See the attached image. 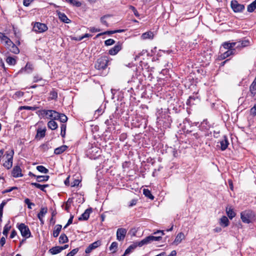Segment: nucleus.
<instances>
[{
    "label": "nucleus",
    "instance_id": "obj_44",
    "mask_svg": "<svg viewBox=\"0 0 256 256\" xmlns=\"http://www.w3.org/2000/svg\"><path fill=\"white\" fill-rule=\"evenodd\" d=\"M150 243L152 241H158L162 239L161 236H148Z\"/></svg>",
    "mask_w": 256,
    "mask_h": 256
},
{
    "label": "nucleus",
    "instance_id": "obj_22",
    "mask_svg": "<svg viewBox=\"0 0 256 256\" xmlns=\"http://www.w3.org/2000/svg\"><path fill=\"white\" fill-rule=\"evenodd\" d=\"M184 234L182 232L178 233L174 240V243L176 245L179 244L184 238Z\"/></svg>",
    "mask_w": 256,
    "mask_h": 256
},
{
    "label": "nucleus",
    "instance_id": "obj_13",
    "mask_svg": "<svg viewBox=\"0 0 256 256\" xmlns=\"http://www.w3.org/2000/svg\"><path fill=\"white\" fill-rule=\"evenodd\" d=\"M57 14L58 16V18L62 22L66 24H69L71 22V20L68 18L65 14L57 11Z\"/></svg>",
    "mask_w": 256,
    "mask_h": 256
},
{
    "label": "nucleus",
    "instance_id": "obj_3",
    "mask_svg": "<svg viewBox=\"0 0 256 256\" xmlns=\"http://www.w3.org/2000/svg\"><path fill=\"white\" fill-rule=\"evenodd\" d=\"M14 154V150H12L10 152L6 153V160L3 164V166L8 170H10L12 166L13 156Z\"/></svg>",
    "mask_w": 256,
    "mask_h": 256
},
{
    "label": "nucleus",
    "instance_id": "obj_4",
    "mask_svg": "<svg viewBox=\"0 0 256 256\" xmlns=\"http://www.w3.org/2000/svg\"><path fill=\"white\" fill-rule=\"evenodd\" d=\"M18 229L20 232L21 234L23 237L26 238H30L31 235L28 226H26L24 224H20L18 226Z\"/></svg>",
    "mask_w": 256,
    "mask_h": 256
},
{
    "label": "nucleus",
    "instance_id": "obj_37",
    "mask_svg": "<svg viewBox=\"0 0 256 256\" xmlns=\"http://www.w3.org/2000/svg\"><path fill=\"white\" fill-rule=\"evenodd\" d=\"M143 194L146 197L152 200L154 199V196L151 194L150 191L148 189H144Z\"/></svg>",
    "mask_w": 256,
    "mask_h": 256
},
{
    "label": "nucleus",
    "instance_id": "obj_46",
    "mask_svg": "<svg viewBox=\"0 0 256 256\" xmlns=\"http://www.w3.org/2000/svg\"><path fill=\"white\" fill-rule=\"evenodd\" d=\"M58 116V120L62 123H64L68 120L67 116L63 114H60V116Z\"/></svg>",
    "mask_w": 256,
    "mask_h": 256
},
{
    "label": "nucleus",
    "instance_id": "obj_47",
    "mask_svg": "<svg viewBox=\"0 0 256 256\" xmlns=\"http://www.w3.org/2000/svg\"><path fill=\"white\" fill-rule=\"evenodd\" d=\"M38 107L36 106H21L20 107L19 110H36Z\"/></svg>",
    "mask_w": 256,
    "mask_h": 256
},
{
    "label": "nucleus",
    "instance_id": "obj_48",
    "mask_svg": "<svg viewBox=\"0 0 256 256\" xmlns=\"http://www.w3.org/2000/svg\"><path fill=\"white\" fill-rule=\"evenodd\" d=\"M58 97V93L54 90H52L50 93V100H56Z\"/></svg>",
    "mask_w": 256,
    "mask_h": 256
},
{
    "label": "nucleus",
    "instance_id": "obj_58",
    "mask_svg": "<svg viewBox=\"0 0 256 256\" xmlns=\"http://www.w3.org/2000/svg\"><path fill=\"white\" fill-rule=\"evenodd\" d=\"M80 183V181L79 180H74L72 183H71V186H78L79 184Z\"/></svg>",
    "mask_w": 256,
    "mask_h": 256
},
{
    "label": "nucleus",
    "instance_id": "obj_56",
    "mask_svg": "<svg viewBox=\"0 0 256 256\" xmlns=\"http://www.w3.org/2000/svg\"><path fill=\"white\" fill-rule=\"evenodd\" d=\"M24 92L21 91H17L14 94V96L16 98H20L24 96Z\"/></svg>",
    "mask_w": 256,
    "mask_h": 256
},
{
    "label": "nucleus",
    "instance_id": "obj_15",
    "mask_svg": "<svg viewBox=\"0 0 256 256\" xmlns=\"http://www.w3.org/2000/svg\"><path fill=\"white\" fill-rule=\"evenodd\" d=\"M237 44V42H224L222 44V46L225 49L229 50H235L234 48V46H236Z\"/></svg>",
    "mask_w": 256,
    "mask_h": 256
},
{
    "label": "nucleus",
    "instance_id": "obj_49",
    "mask_svg": "<svg viewBox=\"0 0 256 256\" xmlns=\"http://www.w3.org/2000/svg\"><path fill=\"white\" fill-rule=\"evenodd\" d=\"M10 228V226H8V224H6L4 228V230L2 232V234L4 235L6 237L8 236V232Z\"/></svg>",
    "mask_w": 256,
    "mask_h": 256
},
{
    "label": "nucleus",
    "instance_id": "obj_32",
    "mask_svg": "<svg viewBox=\"0 0 256 256\" xmlns=\"http://www.w3.org/2000/svg\"><path fill=\"white\" fill-rule=\"evenodd\" d=\"M67 2L69 3L70 4L75 6L76 7H80L82 6V3L78 1L77 0H65Z\"/></svg>",
    "mask_w": 256,
    "mask_h": 256
},
{
    "label": "nucleus",
    "instance_id": "obj_29",
    "mask_svg": "<svg viewBox=\"0 0 256 256\" xmlns=\"http://www.w3.org/2000/svg\"><path fill=\"white\" fill-rule=\"evenodd\" d=\"M48 127L52 130H54L58 128V126L55 121L50 120L48 123Z\"/></svg>",
    "mask_w": 256,
    "mask_h": 256
},
{
    "label": "nucleus",
    "instance_id": "obj_9",
    "mask_svg": "<svg viewBox=\"0 0 256 256\" xmlns=\"http://www.w3.org/2000/svg\"><path fill=\"white\" fill-rule=\"evenodd\" d=\"M101 245V242L100 240H97L94 242L90 244L86 249L85 252L86 254L90 253L92 250L97 248Z\"/></svg>",
    "mask_w": 256,
    "mask_h": 256
},
{
    "label": "nucleus",
    "instance_id": "obj_23",
    "mask_svg": "<svg viewBox=\"0 0 256 256\" xmlns=\"http://www.w3.org/2000/svg\"><path fill=\"white\" fill-rule=\"evenodd\" d=\"M250 90L252 96H254L256 94V76L254 81L251 84L250 87Z\"/></svg>",
    "mask_w": 256,
    "mask_h": 256
},
{
    "label": "nucleus",
    "instance_id": "obj_26",
    "mask_svg": "<svg viewBox=\"0 0 256 256\" xmlns=\"http://www.w3.org/2000/svg\"><path fill=\"white\" fill-rule=\"evenodd\" d=\"M47 212V208H40V212L38 214V218L40 220V221L43 223L42 222V217Z\"/></svg>",
    "mask_w": 256,
    "mask_h": 256
},
{
    "label": "nucleus",
    "instance_id": "obj_64",
    "mask_svg": "<svg viewBox=\"0 0 256 256\" xmlns=\"http://www.w3.org/2000/svg\"><path fill=\"white\" fill-rule=\"evenodd\" d=\"M90 30L92 32H96L100 31V30L99 29H97V28H95L94 27H90Z\"/></svg>",
    "mask_w": 256,
    "mask_h": 256
},
{
    "label": "nucleus",
    "instance_id": "obj_30",
    "mask_svg": "<svg viewBox=\"0 0 256 256\" xmlns=\"http://www.w3.org/2000/svg\"><path fill=\"white\" fill-rule=\"evenodd\" d=\"M51 110H42L38 111L39 114L43 118L49 117Z\"/></svg>",
    "mask_w": 256,
    "mask_h": 256
},
{
    "label": "nucleus",
    "instance_id": "obj_7",
    "mask_svg": "<svg viewBox=\"0 0 256 256\" xmlns=\"http://www.w3.org/2000/svg\"><path fill=\"white\" fill-rule=\"evenodd\" d=\"M127 230L124 228H118L116 231V240L123 241L126 236Z\"/></svg>",
    "mask_w": 256,
    "mask_h": 256
},
{
    "label": "nucleus",
    "instance_id": "obj_60",
    "mask_svg": "<svg viewBox=\"0 0 256 256\" xmlns=\"http://www.w3.org/2000/svg\"><path fill=\"white\" fill-rule=\"evenodd\" d=\"M32 1L33 0H23V4L24 6H28Z\"/></svg>",
    "mask_w": 256,
    "mask_h": 256
},
{
    "label": "nucleus",
    "instance_id": "obj_1",
    "mask_svg": "<svg viewBox=\"0 0 256 256\" xmlns=\"http://www.w3.org/2000/svg\"><path fill=\"white\" fill-rule=\"evenodd\" d=\"M109 62L108 56H102L97 60L95 64V68L98 70H104L108 65Z\"/></svg>",
    "mask_w": 256,
    "mask_h": 256
},
{
    "label": "nucleus",
    "instance_id": "obj_43",
    "mask_svg": "<svg viewBox=\"0 0 256 256\" xmlns=\"http://www.w3.org/2000/svg\"><path fill=\"white\" fill-rule=\"evenodd\" d=\"M7 201L3 200L0 204V221H2V218L3 214V208L4 206L6 204Z\"/></svg>",
    "mask_w": 256,
    "mask_h": 256
},
{
    "label": "nucleus",
    "instance_id": "obj_6",
    "mask_svg": "<svg viewBox=\"0 0 256 256\" xmlns=\"http://www.w3.org/2000/svg\"><path fill=\"white\" fill-rule=\"evenodd\" d=\"M231 7L235 12H242L244 9V5L238 4L236 0L232 1Z\"/></svg>",
    "mask_w": 256,
    "mask_h": 256
},
{
    "label": "nucleus",
    "instance_id": "obj_57",
    "mask_svg": "<svg viewBox=\"0 0 256 256\" xmlns=\"http://www.w3.org/2000/svg\"><path fill=\"white\" fill-rule=\"evenodd\" d=\"M250 114L255 116L256 115V104L250 108Z\"/></svg>",
    "mask_w": 256,
    "mask_h": 256
},
{
    "label": "nucleus",
    "instance_id": "obj_24",
    "mask_svg": "<svg viewBox=\"0 0 256 256\" xmlns=\"http://www.w3.org/2000/svg\"><path fill=\"white\" fill-rule=\"evenodd\" d=\"M62 251V248H61L60 246H56L52 247L49 250V252L52 254H56Z\"/></svg>",
    "mask_w": 256,
    "mask_h": 256
},
{
    "label": "nucleus",
    "instance_id": "obj_14",
    "mask_svg": "<svg viewBox=\"0 0 256 256\" xmlns=\"http://www.w3.org/2000/svg\"><path fill=\"white\" fill-rule=\"evenodd\" d=\"M8 48H10V51L15 54H18L20 52V50L12 42V44H6Z\"/></svg>",
    "mask_w": 256,
    "mask_h": 256
},
{
    "label": "nucleus",
    "instance_id": "obj_21",
    "mask_svg": "<svg viewBox=\"0 0 256 256\" xmlns=\"http://www.w3.org/2000/svg\"><path fill=\"white\" fill-rule=\"evenodd\" d=\"M62 226L60 224H56L53 230L52 236L54 238H56L58 236L60 232L61 231Z\"/></svg>",
    "mask_w": 256,
    "mask_h": 256
},
{
    "label": "nucleus",
    "instance_id": "obj_17",
    "mask_svg": "<svg viewBox=\"0 0 256 256\" xmlns=\"http://www.w3.org/2000/svg\"><path fill=\"white\" fill-rule=\"evenodd\" d=\"M226 212L230 220L234 218L236 215V212H234V210L232 206H228L226 208Z\"/></svg>",
    "mask_w": 256,
    "mask_h": 256
},
{
    "label": "nucleus",
    "instance_id": "obj_59",
    "mask_svg": "<svg viewBox=\"0 0 256 256\" xmlns=\"http://www.w3.org/2000/svg\"><path fill=\"white\" fill-rule=\"evenodd\" d=\"M115 33H116V31H114V30L106 31L104 33H100V34H98L97 35V36H99L104 34H115Z\"/></svg>",
    "mask_w": 256,
    "mask_h": 256
},
{
    "label": "nucleus",
    "instance_id": "obj_42",
    "mask_svg": "<svg viewBox=\"0 0 256 256\" xmlns=\"http://www.w3.org/2000/svg\"><path fill=\"white\" fill-rule=\"evenodd\" d=\"M149 243H150V242H149L147 236L145 238L142 240L140 242H139L136 243V244H137V246H144V244H147Z\"/></svg>",
    "mask_w": 256,
    "mask_h": 256
},
{
    "label": "nucleus",
    "instance_id": "obj_33",
    "mask_svg": "<svg viewBox=\"0 0 256 256\" xmlns=\"http://www.w3.org/2000/svg\"><path fill=\"white\" fill-rule=\"evenodd\" d=\"M0 38L4 42L5 44H12V41L5 34L0 32Z\"/></svg>",
    "mask_w": 256,
    "mask_h": 256
},
{
    "label": "nucleus",
    "instance_id": "obj_18",
    "mask_svg": "<svg viewBox=\"0 0 256 256\" xmlns=\"http://www.w3.org/2000/svg\"><path fill=\"white\" fill-rule=\"evenodd\" d=\"M154 33L151 31H148L142 34L141 36V38L144 40L146 39L152 40L154 38Z\"/></svg>",
    "mask_w": 256,
    "mask_h": 256
},
{
    "label": "nucleus",
    "instance_id": "obj_41",
    "mask_svg": "<svg viewBox=\"0 0 256 256\" xmlns=\"http://www.w3.org/2000/svg\"><path fill=\"white\" fill-rule=\"evenodd\" d=\"M36 170L42 172V173H44V174H47L48 172V169H47L44 166H36Z\"/></svg>",
    "mask_w": 256,
    "mask_h": 256
},
{
    "label": "nucleus",
    "instance_id": "obj_20",
    "mask_svg": "<svg viewBox=\"0 0 256 256\" xmlns=\"http://www.w3.org/2000/svg\"><path fill=\"white\" fill-rule=\"evenodd\" d=\"M68 146L66 145H62L54 149V153L56 154H60L64 152L68 148Z\"/></svg>",
    "mask_w": 256,
    "mask_h": 256
},
{
    "label": "nucleus",
    "instance_id": "obj_55",
    "mask_svg": "<svg viewBox=\"0 0 256 256\" xmlns=\"http://www.w3.org/2000/svg\"><path fill=\"white\" fill-rule=\"evenodd\" d=\"M114 43H115L114 40L113 39H111V38L108 39V40H105V42H104V44L107 46L112 45Z\"/></svg>",
    "mask_w": 256,
    "mask_h": 256
},
{
    "label": "nucleus",
    "instance_id": "obj_62",
    "mask_svg": "<svg viewBox=\"0 0 256 256\" xmlns=\"http://www.w3.org/2000/svg\"><path fill=\"white\" fill-rule=\"evenodd\" d=\"M6 243V238L2 236L0 240V246H2Z\"/></svg>",
    "mask_w": 256,
    "mask_h": 256
},
{
    "label": "nucleus",
    "instance_id": "obj_40",
    "mask_svg": "<svg viewBox=\"0 0 256 256\" xmlns=\"http://www.w3.org/2000/svg\"><path fill=\"white\" fill-rule=\"evenodd\" d=\"M118 244L116 242H112L110 247V250L112 252H116L117 250Z\"/></svg>",
    "mask_w": 256,
    "mask_h": 256
},
{
    "label": "nucleus",
    "instance_id": "obj_19",
    "mask_svg": "<svg viewBox=\"0 0 256 256\" xmlns=\"http://www.w3.org/2000/svg\"><path fill=\"white\" fill-rule=\"evenodd\" d=\"M220 150H224L227 148L228 145L229 144V142L226 136H224V139L220 142Z\"/></svg>",
    "mask_w": 256,
    "mask_h": 256
},
{
    "label": "nucleus",
    "instance_id": "obj_63",
    "mask_svg": "<svg viewBox=\"0 0 256 256\" xmlns=\"http://www.w3.org/2000/svg\"><path fill=\"white\" fill-rule=\"evenodd\" d=\"M136 202H137V201H136V200H132L130 202V204H128V206H129L130 207H132V206H135V205L136 204Z\"/></svg>",
    "mask_w": 256,
    "mask_h": 256
},
{
    "label": "nucleus",
    "instance_id": "obj_5",
    "mask_svg": "<svg viewBox=\"0 0 256 256\" xmlns=\"http://www.w3.org/2000/svg\"><path fill=\"white\" fill-rule=\"evenodd\" d=\"M33 30L37 32H43L48 30V26L44 24L36 22L34 26Z\"/></svg>",
    "mask_w": 256,
    "mask_h": 256
},
{
    "label": "nucleus",
    "instance_id": "obj_31",
    "mask_svg": "<svg viewBox=\"0 0 256 256\" xmlns=\"http://www.w3.org/2000/svg\"><path fill=\"white\" fill-rule=\"evenodd\" d=\"M49 178V176H36V181L39 182H44L48 181Z\"/></svg>",
    "mask_w": 256,
    "mask_h": 256
},
{
    "label": "nucleus",
    "instance_id": "obj_45",
    "mask_svg": "<svg viewBox=\"0 0 256 256\" xmlns=\"http://www.w3.org/2000/svg\"><path fill=\"white\" fill-rule=\"evenodd\" d=\"M66 124H61L60 129L61 132L60 135L62 138H64L66 136Z\"/></svg>",
    "mask_w": 256,
    "mask_h": 256
},
{
    "label": "nucleus",
    "instance_id": "obj_8",
    "mask_svg": "<svg viewBox=\"0 0 256 256\" xmlns=\"http://www.w3.org/2000/svg\"><path fill=\"white\" fill-rule=\"evenodd\" d=\"M122 48V44L118 42L116 45L110 49L108 54L110 55H116L120 52Z\"/></svg>",
    "mask_w": 256,
    "mask_h": 256
},
{
    "label": "nucleus",
    "instance_id": "obj_36",
    "mask_svg": "<svg viewBox=\"0 0 256 256\" xmlns=\"http://www.w3.org/2000/svg\"><path fill=\"white\" fill-rule=\"evenodd\" d=\"M256 8V0L248 5L247 10L248 12H252Z\"/></svg>",
    "mask_w": 256,
    "mask_h": 256
},
{
    "label": "nucleus",
    "instance_id": "obj_34",
    "mask_svg": "<svg viewBox=\"0 0 256 256\" xmlns=\"http://www.w3.org/2000/svg\"><path fill=\"white\" fill-rule=\"evenodd\" d=\"M68 241V238L64 234H62L59 238V242L60 244L66 243Z\"/></svg>",
    "mask_w": 256,
    "mask_h": 256
},
{
    "label": "nucleus",
    "instance_id": "obj_27",
    "mask_svg": "<svg viewBox=\"0 0 256 256\" xmlns=\"http://www.w3.org/2000/svg\"><path fill=\"white\" fill-rule=\"evenodd\" d=\"M46 129L38 128L36 138H42L45 136Z\"/></svg>",
    "mask_w": 256,
    "mask_h": 256
},
{
    "label": "nucleus",
    "instance_id": "obj_12",
    "mask_svg": "<svg viewBox=\"0 0 256 256\" xmlns=\"http://www.w3.org/2000/svg\"><path fill=\"white\" fill-rule=\"evenodd\" d=\"M92 212V208L86 209L85 212L81 215L78 218L79 220H88L90 217V213Z\"/></svg>",
    "mask_w": 256,
    "mask_h": 256
},
{
    "label": "nucleus",
    "instance_id": "obj_11",
    "mask_svg": "<svg viewBox=\"0 0 256 256\" xmlns=\"http://www.w3.org/2000/svg\"><path fill=\"white\" fill-rule=\"evenodd\" d=\"M33 69L34 68L32 64L30 62H28L24 68H21V70L18 72V73H22L25 72L28 74H30L32 72Z\"/></svg>",
    "mask_w": 256,
    "mask_h": 256
},
{
    "label": "nucleus",
    "instance_id": "obj_54",
    "mask_svg": "<svg viewBox=\"0 0 256 256\" xmlns=\"http://www.w3.org/2000/svg\"><path fill=\"white\" fill-rule=\"evenodd\" d=\"M79 248H76L74 250H72L71 252H68L66 256H74L78 252Z\"/></svg>",
    "mask_w": 256,
    "mask_h": 256
},
{
    "label": "nucleus",
    "instance_id": "obj_35",
    "mask_svg": "<svg viewBox=\"0 0 256 256\" xmlns=\"http://www.w3.org/2000/svg\"><path fill=\"white\" fill-rule=\"evenodd\" d=\"M137 247V244H134L130 246L125 250V254H128L132 252Z\"/></svg>",
    "mask_w": 256,
    "mask_h": 256
},
{
    "label": "nucleus",
    "instance_id": "obj_50",
    "mask_svg": "<svg viewBox=\"0 0 256 256\" xmlns=\"http://www.w3.org/2000/svg\"><path fill=\"white\" fill-rule=\"evenodd\" d=\"M24 203L28 205V208L29 209L32 208V206H34V204L33 202H30V200L28 198H26L24 200Z\"/></svg>",
    "mask_w": 256,
    "mask_h": 256
},
{
    "label": "nucleus",
    "instance_id": "obj_52",
    "mask_svg": "<svg viewBox=\"0 0 256 256\" xmlns=\"http://www.w3.org/2000/svg\"><path fill=\"white\" fill-rule=\"evenodd\" d=\"M109 16H110V15H104L100 18L101 22L102 24H104V25L106 26H108V22H106V21L105 20V18H108Z\"/></svg>",
    "mask_w": 256,
    "mask_h": 256
},
{
    "label": "nucleus",
    "instance_id": "obj_25",
    "mask_svg": "<svg viewBox=\"0 0 256 256\" xmlns=\"http://www.w3.org/2000/svg\"><path fill=\"white\" fill-rule=\"evenodd\" d=\"M58 116H60V113L55 110H51L50 115L49 116V117H47V118L51 119V120H58L59 117Z\"/></svg>",
    "mask_w": 256,
    "mask_h": 256
},
{
    "label": "nucleus",
    "instance_id": "obj_38",
    "mask_svg": "<svg viewBox=\"0 0 256 256\" xmlns=\"http://www.w3.org/2000/svg\"><path fill=\"white\" fill-rule=\"evenodd\" d=\"M249 43H250V42L248 40H243L242 42H237V44H236V48H238V47H242V48L246 47V46H248Z\"/></svg>",
    "mask_w": 256,
    "mask_h": 256
},
{
    "label": "nucleus",
    "instance_id": "obj_51",
    "mask_svg": "<svg viewBox=\"0 0 256 256\" xmlns=\"http://www.w3.org/2000/svg\"><path fill=\"white\" fill-rule=\"evenodd\" d=\"M31 185L32 186H35L36 188L40 189L43 192H46L45 190H44L42 188V184H40L36 183V182H32Z\"/></svg>",
    "mask_w": 256,
    "mask_h": 256
},
{
    "label": "nucleus",
    "instance_id": "obj_16",
    "mask_svg": "<svg viewBox=\"0 0 256 256\" xmlns=\"http://www.w3.org/2000/svg\"><path fill=\"white\" fill-rule=\"evenodd\" d=\"M235 51V50H228L226 52L221 54V55L220 56V58L221 60H224L226 58L228 57L229 56L234 54Z\"/></svg>",
    "mask_w": 256,
    "mask_h": 256
},
{
    "label": "nucleus",
    "instance_id": "obj_10",
    "mask_svg": "<svg viewBox=\"0 0 256 256\" xmlns=\"http://www.w3.org/2000/svg\"><path fill=\"white\" fill-rule=\"evenodd\" d=\"M12 174V176L14 178H18L22 176V170L19 166H16L14 167Z\"/></svg>",
    "mask_w": 256,
    "mask_h": 256
},
{
    "label": "nucleus",
    "instance_id": "obj_28",
    "mask_svg": "<svg viewBox=\"0 0 256 256\" xmlns=\"http://www.w3.org/2000/svg\"><path fill=\"white\" fill-rule=\"evenodd\" d=\"M220 224L226 227L229 224V220L228 218L226 216H223L220 220Z\"/></svg>",
    "mask_w": 256,
    "mask_h": 256
},
{
    "label": "nucleus",
    "instance_id": "obj_53",
    "mask_svg": "<svg viewBox=\"0 0 256 256\" xmlns=\"http://www.w3.org/2000/svg\"><path fill=\"white\" fill-rule=\"evenodd\" d=\"M42 80V78L41 76L38 74L35 75L33 78V82H38Z\"/></svg>",
    "mask_w": 256,
    "mask_h": 256
},
{
    "label": "nucleus",
    "instance_id": "obj_2",
    "mask_svg": "<svg viewBox=\"0 0 256 256\" xmlns=\"http://www.w3.org/2000/svg\"><path fill=\"white\" fill-rule=\"evenodd\" d=\"M254 215L252 212L250 210H246L240 213V218L242 222L249 224L251 222V220L253 218Z\"/></svg>",
    "mask_w": 256,
    "mask_h": 256
},
{
    "label": "nucleus",
    "instance_id": "obj_39",
    "mask_svg": "<svg viewBox=\"0 0 256 256\" xmlns=\"http://www.w3.org/2000/svg\"><path fill=\"white\" fill-rule=\"evenodd\" d=\"M6 62L11 66H14L16 64V60L12 57L8 56L6 59Z\"/></svg>",
    "mask_w": 256,
    "mask_h": 256
},
{
    "label": "nucleus",
    "instance_id": "obj_61",
    "mask_svg": "<svg viewBox=\"0 0 256 256\" xmlns=\"http://www.w3.org/2000/svg\"><path fill=\"white\" fill-rule=\"evenodd\" d=\"M130 8L132 10V12H134V14L136 16H139L138 10H136V9L134 6H130Z\"/></svg>",
    "mask_w": 256,
    "mask_h": 256
}]
</instances>
